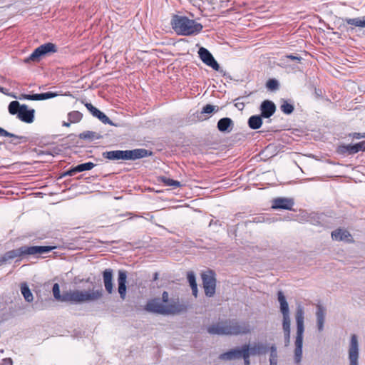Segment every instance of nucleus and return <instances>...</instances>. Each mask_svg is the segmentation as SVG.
<instances>
[{
    "label": "nucleus",
    "instance_id": "obj_1",
    "mask_svg": "<svg viewBox=\"0 0 365 365\" xmlns=\"http://www.w3.org/2000/svg\"><path fill=\"white\" fill-rule=\"evenodd\" d=\"M54 298L60 302H70L74 304L94 302L100 299L103 296L102 289L92 290H73L60 293L58 284L55 283L52 289Z\"/></svg>",
    "mask_w": 365,
    "mask_h": 365
},
{
    "label": "nucleus",
    "instance_id": "obj_2",
    "mask_svg": "<svg viewBox=\"0 0 365 365\" xmlns=\"http://www.w3.org/2000/svg\"><path fill=\"white\" fill-rule=\"evenodd\" d=\"M207 331L211 335H240L250 333L251 327L246 322L226 319L207 327Z\"/></svg>",
    "mask_w": 365,
    "mask_h": 365
},
{
    "label": "nucleus",
    "instance_id": "obj_3",
    "mask_svg": "<svg viewBox=\"0 0 365 365\" xmlns=\"http://www.w3.org/2000/svg\"><path fill=\"white\" fill-rule=\"evenodd\" d=\"M295 320L297 324V333L294 341V360L296 364H299L302 359V346L304 331V308L300 303L297 304Z\"/></svg>",
    "mask_w": 365,
    "mask_h": 365
},
{
    "label": "nucleus",
    "instance_id": "obj_4",
    "mask_svg": "<svg viewBox=\"0 0 365 365\" xmlns=\"http://www.w3.org/2000/svg\"><path fill=\"white\" fill-rule=\"evenodd\" d=\"M173 30L179 35L190 36L199 34L203 26L195 20L186 16L174 15L171 19Z\"/></svg>",
    "mask_w": 365,
    "mask_h": 365
},
{
    "label": "nucleus",
    "instance_id": "obj_5",
    "mask_svg": "<svg viewBox=\"0 0 365 365\" xmlns=\"http://www.w3.org/2000/svg\"><path fill=\"white\" fill-rule=\"evenodd\" d=\"M55 247L53 246H22L19 248L6 252L0 257V264L6 262L17 257H24L26 255H36L48 253L53 250Z\"/></svg>",
    "mask_w": 365,
    "mask_h": 365
},
{
    "label": "nucleus",
    "instance_id": "obj_6",
    "mask_svg": "<svg viewBox=\"0 0 365 365\" xmlns=\"http://www.w3.org/2000/svg\"><path fill=\"white\" fill-rule=\"evenodd\" d=\"M152 153L146 149L137 148L127 150H111L103 152L102 155L104 158L110 160H137L151 155Z\"/></svg>",
    "mask_w": 365,
    "mask_h": 365
},
{
    "label": "nucleus",
    "instance_id": "obj_7",
    "mask_svg": "<svg viewBox=\"0 0 365 365\" xmlns=\"http://www.w3.org/2000/svg\"><path fill=\"white\" fill-rule=\"evenodd\" d=\"M277 298L280 305V312L282 314V329L284 336L285 346L290 343V315L288 303L282 291L277 292Z\"/></svg>",
    "mask_w": 365,
    "mask_h": 365
},
{
    "label": "nucleus",
    "instance_id": "obj_8",
    "mask_svg": "<svg viewBox=\"0 0 365 365\" xmlns=\"http://www.w3.org/2000/svg\"><path fill=\"white\" fill-rule=\"evenodd\" d=\"M8 110L10 114L16 115L22 122L31 123L34 120L35 110L29 109L26 104L21 105L19 101H14L9 103Z\"/></svg>",
    "mask_w": 365,
    "mask_h": 365
},
{
    "label": "nucleus",
    "instance_id": "obj_9",
    "mask_svg": "<svg viewBox=\"0 0 365 365\" xmlns=\"http://www.w3.org/2000/svg\"><path fill=\"white\" fill-rule=\"evenodd\" d=\"M56 46L52 43H46L37 47L32 53L24 60L25 63L30 61L38 62L42 56L49 53H55Z\"/></svg>",
    "mask_w": 365,
    "mask_h": 365
},
{
    "label": "nucleus",
    "instance_id": "obj_10",
    "mask_svg": "<svg viewBox=\"0 0 365 365\" xmlns=\"http://www.w3.org/2000/svg\"><path fill=\"white\" fill-rule=\"evenodd\" d=\"M202 280L205 295L211 297L215 293L216 279L215 273L209 270L202 274Z\"/></svg>",
    "mask_w": 365,
    "mask_h": 365
},
{
    "label": "nucleus",
    "instance_id": "obj_11",
    "mask_svg": "<svg viewBox=\"0 0 365 365\" xmlns=\"http://www.w3.org/2000/svg\"><path fill=\"white\" fill-rule=\"evenodd\" d=\"M359 346L356 335L352 334L348 349L349 365H359Z\"/></svg>",
    "mask_w": 365,
    "mask_h": 365
},
{
    "label": "nucleus",
    "instance_id": "obj_12",
    "mask_svg": "<svg viewBox=\"0 0 365 365\" xmlns=\"http://www.w3.org/2000/svg\"><path fill=\"white\" fill-rule=\"evenodd\" d=\"M198 54L202 61L207 66L211 67L215 71H218L220 70V65L207 48L204 47L200 48Z\"/></svg>",
    "mask_w": 365,
    "mask_h": 365
},
{
    "label": "nucleus",
    "instance_id": "obj_13",
    "mask_svg": "<svg viewBox=\"0 0 365 365\" xmlns=\"http://www.w3.org/2000/svg\"><path fill=\"white\" fill-rule=\"evenodd\" d=\"M294 205V200L288 197H277L272 200V208L274 210H292Z\"/></svg>",
    "mask_w": 365,
    "mask_h": 365
},
{
    "label": "nucleus",
    "instance_id": "obj_14",
    "mask_svg": "<svg viewBox=\"0 0 365 365\" xmlns=\"http://www.w3.org/2000/svg\"><path fill=\"white\" fill-rule=\"evenodd\" d=\"M165 314H178L186 310V306L180 304L178 300H172L165 304Z\"/></svg>",
    "mask_w": 365,
    "mask_h": 365
},
{
    "label": "nucleus",
    "instance_id": "obj_15",
    "mask_svg": "<svg viewBox=\"0 0 365 365\" xmlns=\"http://www.w3.org/2000/svg\"><path fill=\"white\" fill-rule=\"evenodd\" d=\"M85 106L90 111V113L93 115V116L98 118L103 123L113 125L112 121L109 119V118L97 108L93 106L91 103H85Z\"/></svg>",
    "mask_w": 365,
    "mask_h": 365
},
{
    "label": "nucleus",
    "instance_id": "obj_16",
    "mask_svg": "<svg viewBox=\"0 0 365 365\" xmlns=\"http://www.w3.org/2000/svg\"><path fill=\"white\" fill-rule=\"evenodd\" d=\"M145 309L148 312L165 314V304L159 299H153L147 303Z\"/></svg>",
    "mask_w": 365,
    "mask_h": 365
},
{
    "label": "nucleus",
    "instance_id": "obj_17",
    "mask_svg": "<svg viewBox=\"0 0 365 365\" xmlns=\"http://www.w3.org/2000/svg\"><path fill=\"white\" fill-rule=\"evenodd\" d=\"M261 116L265 118L271 117L276 110L275 104L269 100L264 101L260 106Z\"/></svg>",
    "mask_w": 365,
    "mask_h": 365
},
{
    "label": "nucleus",
    "instance_id": "obj_18",
    "mask_svg": "<svg viewBox=\"0 0 365 365\" xmlns=\"http://www.w3.org/2000/svg\"><path fill=\"white\" fill-rule=\"evenodd\" d=\"M217 127L222 133H230L234 128V122L230 118H222L218 120Z\"/></svg>",
    "mask_w": 365,
    "mask_h": 365
},
{
    "label": "nucleus",
    "instance_id": "obj_19",
    "mask_svg": "<svg viewBox=\"0 0 365 365\" xmlns=\"http://www.w3.org/2000/svg\"><path fill=\"white\" fill-rule=\"evenodd\" d=\"M126 279L127 274L125 271L120 270L118 272V292L122 299H124L126 294Z\"/></svg>",
    "mask_w": 365,
    "mask_h": 365
},
{
    "label": "nucleus",
    "instance_id": "obj_20",
    "mask_svg": "<svg viewBox=\"0 0 365 365\" xmlns=\"http://www.w3.org/2000/svg\"><path fill=\"white\" fill-rule=\"evenodd\" d=\"M326 310L324 307L321 304L317 305V323L319 331H322L324 329V324L325 321Z\"/></svg>",
    "mask_w": 365,
    "mask_h": 365
},
{
    "label": "nucleus",
    "instance_id": "obj_21",
    "mask_svg": "<svg viewBox=\"0 0 365 365\" xmlns=\"http://www.w3.org/2000/svg\"><path fill=\"white\" fill-rule=\"evenodd\" d=\"M103 283L106 290L109 293H112L113 290V270L106 269L103 273Z\"/></svg>",
    "mask_w": 365,
    "mask_h": 365
},
{
    "label": "nucleus",
    "instance_id": "obj_22",
    "mask_svg": "<svg viewBox=\"0 0 365 365\" xmlns=\"http://www.w3.org/2000/svg\"><path fill=\"white\" fill-rule=\"evenodd\" d=\"M240 349H230L219 356V359L223 361H231L240 359Z\"/></svg>",
    "mask_w": 365,
    "mask_h": 365
},
{
    "label": "nucleus",
    "instance_id": "obj_23",
    "mask_svg": "<svg viewBox=\"0 0 365 365\" xmlns=\"http://www.w3.org/2000/svg\"><path fill=\"white\" fill-rule=\"evenodd\" d=\"M351 237L349 232L344 229H337L331 232V237L336 241L349 240Z\"/></svg>",
    "mask_w": 365,
    "mask_h": 365
},
{
    "label": "nucleus",
    "instance_id": "obj_24",
    "mask_svg": "<svg viewBox=\"0 0 365 365\" xmlns=\"http://www.w3.org/2000/svg\"><path fill=\"white\" fill-rule=\"evenodd\" d=\"M78 138L85 140L93 141L101 138L102 135L96 132L87 130L80 133Z\"/></svg>",
    "mask_w": 365,
    "mask_h": 365
},
{
    "label": "nucleus",
    "instance_id": "obj_25",
    "mask_svg": "<svg viewBox=\"0 0 365 365\" xmlns=\"http://www.w3.org/2000/svg\"><path fill=\"white\" fill-rule=\"evenodd\" d=\"M267 346L262 343L255 344L252 347H250L252 355L264 354L267 352Z\"/></svg>",
    "mask_w": 365,
    "mask_h": 365
},
{
    "label": "nucleus",
    "instance_id": "obj_26",
    "mask_svg": "<svg viewBox=\"0 0 365 365\" xmlns=\"http://www.w3.org/2000/svg\"><path fill=\"white\" fill-rule=\"evenodd\" d=\"M0 136L9 137V138H13L11 140V143H13V144H15V145L19 143L20 142L19 141H15L14 140H23V141H26V137H24V136H19V135H16L15 134L11 133L6 131V130H4V128H2L1 127H0Z\"/></svg>",
    "mask_w": 365,
    "mask_h": 365
},
{
    "label": "nucleus",
    "instance_id": "obj_27",
    "mask_svg": "<svg viewBox=\"0 0 365 365\" xmlns=\"http://www.w3.org/2000/svg\"><path fill=\"white\" fill-rule=\"evenodd\" d=\"M0 136L9 137V138H13L11 140V143H13V144H15V145L19 143L20 142L19 141H15L14 140H23V141H26V137H24V136H19V135H16L15 134L11 133L6 131V130H4V128H2L1 127H0Z\"/></svg>",
    "mask_w": 365,
    "mask_h": 365
},
{
    "label": "nucleus",
    "instance_id": "obj_28",
    "mask_svg": "<svg viewBox=\"0 0 365 365\" xmlns=\"http://www.w3.org/2000/svg\"><path fill=\"white\" fill-rule=\"evenodd\" d=\"M262 120L261 115H252L248 119V125L251 129L257 130L261 127Z\"/></svg>",
    "mask_w": 365,
    "mask_h": 365
},
{
    "label": "nucleus",
    "instance_id": "obj_29",
    "mask_svg": "<svg viewBox=\"0 0 365 365\" xmlns=\"http://www.w3.org/2000/svg\"><path fill=\"white\" fill-rule=\"evenodd\" d=\"M21 292L24 296V299L27 302H31L34 299L33 294L31 293L29 286L26 283L24 282L21 284Z\"/></svg>",
    "mask_w": 365,
    "mask_h": 365
},
{
    "label": "nucleus",
    "instance_id": "obj_30",
    "mask_svg": "<svg viewBox=\"0 0 365 365\" xmlns=\"http://www.w3.org/2000/svg\"><path fill=\"white\" fill-rule=\"evenodd\" d=\"M187 278L191 287L192 294L196 297L197 295V285L195 274L192 272H188L187 274Z\"/></svg>",
    "mask_w": 365,
    "mask_h": 365
},
{
    "label": "nucleus",
    "instance_id": "obj_31",
    "mask_svg": "<svg viewBox=\"0 0 365 365\" xmlns=\"http://www.w3.org/2000/svg\"><path fill=\"white\" fill-rule=\"evenodd\" d=\"M353 145H339L336 152L341 155H354L355 154L354 150H353Z\"/></svg>",
    "mask_w": 365,
    "mask_h": 365
},
{
    "label": "nucleus",
    "instance_id": "obj_32",
    "mask_svg": "<svg viewBox=\"0 0 365 365\" xmlns=\"http://www.w3.org/2000/svg\"><path fill=\"white\" fill-rule=\"evenodd\" d=\"M344 21L349 25L364 28V21L363 20V17L354 19L346 18Z\"/></svg>",
    "mask_w": 365,
    "mask_h": 365
},
{
    "label": "nucleus",
    "instance_id": "obj_33",
    "mask_svg": "<svg viewBox=\"0 0 365 365\" xmlns=\"http://www.w3.org/2000/svg\"><path fill=\"white\" fill-rule=\"evenodd\" d=\"M160 181L163 182L165 185L173 187L175 188L180 187L181 186L180 181L173 180L165 176L160 177Z\"/></svg>",
    "mask_w": 365,
    "mask_h": 365
},
{
    "label": "nucleus",
    "instance_id": "obj_34",
    "mask_svg": "<svg viewBox=\"0 0 365 365\" xmlns=\"http://www.w3.org/2000/svg\"><path fill=\"white\" fill-rule=\"evenodd\" d=\"M83 115L81 112L74 110L72 112H70L68 114V118L70 121V123H76L79 122L82 119Z\"/></svg>",
    "mask_w": 365,
    "mask_h": 365
},
{
    "label": "nucleus",
    "instance_id": "obj_35",
    "mask_svg": "<svg viewBox=\"0 0 365 365\" xmlns=\"http://www.w3.org/2000/svg\"><path fill=\"white\" fill-rule=\"evenodd\" d=\"M95 165H96L92 162L79 164L76 166V170H77L78 173L83 172L86 170H91L95 167Z\"/></svg>",
    "mask_w": 365,
    "mask_h": 365
},
{
    "label": "nucleus",
    "instance_id": "obj_36",
    "mask_svg": "<svg viewBox=\"0 0 365 365\" xmlns=\"http://www.w3.org/2000/svg\"><path fill=\"white\" fill-rule=\"evenodd\" d=\"M240 359H247L251 354L250 347L248 344L243 345L240 349Z\"/></svg>",
    "mask_w": 365,
    "mask_h": 365
},
{
    "label": "nucleus",
    "instance_id": "obj_37",
    "mask_svg": "<svg viewBox=\"0 0 365 365\" xmlns=\"http://www.w3.org/2000/svg\"><path fill=\"white\" fill-rule=\"evenodd\" d=\"M281 110L287 115L291 114L294 110V106L292 104L284 101L280 106Z\"/></svg>",
    "mask_w": 365,
    "mask_h": 365
},
{
    "label": "nucleus",
    "instance_id": "obj_38",
    "mask_svg": "<svg viewBox=\"0 0 365 365\" xmlns=\"http://www.w3.org/2000/svg\"><path fill=\"white\" fill-rule=\"evenodd\" d=\"M57 96H58L57 93H53V92L49 91V92L43 93H37L36 98H37V101H43V100H46V99L56 97Z\"/></svg>",
    "mask_w": 365,
    "mask_h": 365
},
{
    "label": "nucleus",
    "instance_id": "obj_39",
    "mask_svg": "<svg viewBox=\"0 0 365 365\" xmlns=\"http://www.w3.org/2000/svg\"><path fill=\"white\" fill-rule=\"evenodd\" d=\"M269 357V365H277V352L274 346H272Z\"/></svg>",
    "mask_w": 365,
    "mask_h": 365
},
{
    "label": "nucleus",
    "instance_id": "obj_40",
    "mask_svg": "<svg viewBox=\"0 0 365 365\" xmlns=\"http://www.w3.org/2000/svg\"><path fill=\"white\" fill-rule=\"evenodd\" d=\"M267 88L269 89V90H271V91H274V90H277L279 88V82L276 79H269L267 82Z\"/></svg>",
    "mask_w": 365,
    "mask_h": 365
},
{
    "label": "nucleus",
    "instance_id": "obj_41",
    "mask_svg": "<svg viewBox=\"0 0 365 365\" xmlns=\"http://www.w3.org/2000/svg\"><path fill=\"white\" fill-rule=\"evenodd\" d=\"M355 153H358L359 151H364L365 150V141L359 142L358 143H356L353 145Z\"/></svg>",
    "mask_w": 365,
    "mask_h": 365
},
{
    "label": "nucleus",
    "instance_id": "obj_42",
    "mask_svg": "<svg viewBox=\"0 0 365 365\" xmlns=\"http://www.w3.org/2000/svg\"><path fill=\"white\" fill-rule=\"evenodd\" d=\"M215 106L207 104L205 106L202 110L201 113L210 114L215 110Z\"/></svg>",
    "mask_w": 365,
    "mask_h": 365
},
{
    "label": "nucleus",
    "instance_id": "obj_43",
    "mask_svg": "<svg viewBox=\"0 0 365 365\" xmlns=\"http://www.w3.org/2000/svg\"><path fill=\"white\" fill-rule=\"evenodd\" d=\"M37 93L36 94H21L19 98L20 100H31V101H37Z\"/></svg>",
    "mask_w": 365,
    "mask_h": 365
},
{
    "label": "nucleus",
    "instance_id": "obj_44",
    "mask_svg": "<svg viewBox=\"0 0 365 365\" xmlns=\"http://www.w3.org/2000/svg\"><path fill=\"white\" fill-rule=\"evenodd\" d=\"M285 58L291 59L293 61H300L302 60V58L300 56H294L292 54L286 55V56H283L282 60H284Z\"/></svg>",
    "mask_w": 365,
    "mask_h": 365
},
{
    "label": "nucleus",
    "instance_id": "obj_45",
    "mask_svg": "<svg viewBox=\"0 0 365 365\" xmlns=\"http://www.w3.org/2000/svg\"><path fill=\"white\" fill-rule=\"evenodd\" d=\"M349 136L354 139L365 138V133H353L349 134Z\"/></svg>",
    "mask_w": 365,
    "mask_h": 365
},
{
    "label": "nucleus",
    "instance_id": "obj_46",
    "mask_svg": "<svg viewBox=\"0 0 365 365\" xmlns=\"http://www.w3.org/2000/svg\"><path fill=\"white\" fill-rule=\"evenodd\" d=\"M76 173H78L77 170H76V167L73 168L72 169L65 172L63 174V176H73V175H75Z\"/></svg>",
    "mask_w": 365,
    "mask_h": 365
},
{
    "label": "nucleus",
    "instance_id": "obj_47",
    "mask_svg": "<svg viewBox=\"0 0 365 365\" xmlns=\"http://www.w3.org/2000/svg\"><path fill=\"white\" fill-rule=\"evenodd\" d=\"M0 365H12V361L10 358H5L0 361Z\"/></svg>",
    "mask_w": 365,
    "mask_h": 365
},
{
    "label": "nucleus",
    "instance_id": "obj_48",
    "mask_svg": "<svg viewBox=\"0 0 365 365\" xmlns=\"http://www.w3.org/2000/svg\"><path fill=\"white\" fill-rule=\"evenodd\" d=\"M162 300L163 304H167L169 301V294L167 292H163L162 294Z\"/></svg>",
    "mask_w": 365,
    "mask_h": 365
},
{
    "label": "nucleus",
    "instance_id": "obj_49",
    "mask_svg": "<svg viewBox=\"0 0 365 365\" xmlns=\"http://www.w3.org/2000/svg\"><path fill=\"white\" fill-rule=\"evenodd\" d=\"M244 364L245 365H250V358H248L247 359H244Z\"/></svg>",
    "mask_w": 365,
    "mask_h": 365
},
{
    "label": "nucleus",
    "instance_id": "obj_50",
    "mask_svg": "<svg viewBox=\"0 0 365 365\" xmlns=\"http://www.w3.org/2000/svg\"><path fill=\"white\" fill-rule=\"evenodd\" d=\"M63 125L68 127L70 125V123L63 122Z\"/></svg>",
    "mask_w": 365,
    "mask_h": 365
},
{
    "label": "nucleus",
    "instance_id": "obj_51",
    "mask_svg": "<svg viewBox=\"0 0 365 365\" xmlns=\"http://www.w3.org/2000/svg\"><path fill=\"white\" fill-rule=\"evenodd\" d=\"M4 88L0 86V92L4 93Z\"/></svg>",
    "mask_w": 365,
    "mask_h": 365
},
{
    "label": "nucleus",
    "instance_id": "obj_52",
    "mask_svg": "<svg viewBox=\"0 0 365 365\" xmlns=\"http://www.w3.org/2000/svg\"><path fill=\"white\" fill-rule=\"evenodd\" d=\"M363 20L364 21V28H365V16H363Z\"/></svg>",
    "mask_w": 365,
    "mask_h": 365
}]
</instances>
